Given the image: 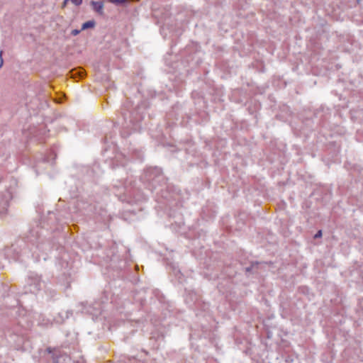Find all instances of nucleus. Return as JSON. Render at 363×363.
Returning a JSON list of instances; mask_svg holds the SVG:
<instances>
[{"label": "nucleus", "mask_w": 363, "mask_h": 363, "mask_svg": "<svg viewBox=\"0 0 363 363\" xmlns=\"http://www.w3.org/2000/svg\"><path fill=\"white\" fill-rule=\"evenodd\" d=\"M260 264L259 262H252L250 265L245 268V272L246 275L257 273L258 265Z\"/></svg>", "instance_id": "f257e3e1"}, {"label": "nucleus", "mask_w": 363, "mask_h": 363, "mask_svg": "<svg viewBox=\"0 0 363 363\" xmlns=\"http://www.w3.org/2000/svg\"><path fill=\"white\" fill-rule=\"evenodd\" d=\"M90 4L91 5L93 9L96 13H98L100 15L104 14V3H103V1H91Z\"/></svg>", "instance_id": "f03ea898"}, {"label": "nucleus", "mask_w": 363, "mask_h": 363, "mask_svg": "<svg viewBox=\"0 0 363 363\" xmlns=\"http://www.w3.org/2000/svg\"><path fill=\"white\" fill-rule=\"evenodd\" d=\"M69 72L71 77L75 79H80L85 75V71L81 68L72 69Z\"/></svg>", "instance_id": "7ed1b4c3"}, {"label": "nucleus", "mask_w": 363, "mask_h": 363, "mask_svg": "<svg viewBox=\"0 0 363 363\" xmlns=\"http://www.w3.org/2000/svg\"><path fill=\"white\" fill-rule=\"evenodd\" d=\"M58 318H55V320L57 323H62L65 319H67L69 317V311H62L59 313Z\"/></svg>", "instance_id": "20e7f679"}, {"label": "nucleus", "mask_w": 363, "mask_h": 363, "mask_svg": "<svg viewBox=\"0 0 363 363\" xmlns=\"http://www.w3.org/2000/svg\"><path fill=\"white\" fill-rule=\"evenodd\" d=\"M95 26V22L94 21H88L84 23L82 26V30H86L88 28H94Z\"/></svg>", "instance_id": "39448f33"}, {"label": "nucleus", "mask_w": 363, "mask_h": 363, "mask_svg": "<svg viewBox=\"0 0 363 363\" xmlns=\"http://www.w3.org/2000/svg\"><path fill=\"white\" fill-rule=\"evenodd\" d=\"M108 2L113 4L116 6H125L128 3V0H106Z\"/></svg>", "instance_id": "423d86ee"}, {"label": "nucleus", "mask_w": 363, "mask_h": 363, "mask_svg": "<svg viewBox=\"0 0 363 363\" xmlns=\"http://www.w3.org/2000/svg\"><path fill=\"white\" fill-rule=\"evenodd\" d=\"M322 230H319L314 235V238L316 239V238H321L322 237Z\"/></svg>", "instance_id": "0eeeda50"}, {"label": "nucleus", "mask_w": 363, "mask_h": 363, "mask_svg": "<svg viewBox=\"0 0 363 363\" xmlns=\"http://www.w3.org/2000/svg\"><path fill=\"white\" fill-rule=\"evenodd\" d=\"M71 1L76 6H79L82 3V0H71Z\"/></svg>", "instance_id": "6e6552de"}, {"label": "nucleus", "mask_w": 363, "mask_h": 363, "mask_svg": "<svg viewBox=\"0 0 363 363\" xmlns=\"http://www.w3.org/2000/svg\"><path fill=\"white\" fill-rule=\"evenodd\" d=\"M80 30L74 29L72 30L71 33L72 35H77L80 33Z\"/></svg>", "instance_id": "1a4fd4ad"}, {"label": "nucleus", "mask_w": 363, "mask_h": 363, "mask_svg": "<svg viewBox=\"0 0 363 363\" xmlns=\"http://www.w3.org/2000/svg\"><path fill=\"white\" fill-rule=\"evenodd\" d=\"M293 362V359L290 357H288L286 359V362L287 363H291Z\"/></svg>", "instance_id": "9d476101"}, {"label": "nucleus", "mask_w": 363, "mask_h": 363, "mask_svg": "<svg viewBox=\"0 0 363 363\" xmlns=\"http://www.w3.org/2000/svg\"><path fill=\"white\" fill-rule=\"evenodd\" d=\"M1 55H2V51L0 52V59H1L0 67L3 65V63H4Z\"/></svg>", "instance_id": "9b49d317"}, {"label": "nucleus", "mask_w": 363, "mask_h": 363, "mask_svg": "<svg viewBox=\"0 0 363 363\" xmlns=\"http://www.w3.org/2000/svg\"><path fill=\"white\" fill-rule=\"evenodd\" d=\"M4 211H5V207L4 206V207H3V211H1V210L0 209V213H4Z\"/></svg>", "instance_id": "f8f14e48"}]
</instances>
